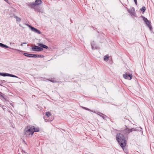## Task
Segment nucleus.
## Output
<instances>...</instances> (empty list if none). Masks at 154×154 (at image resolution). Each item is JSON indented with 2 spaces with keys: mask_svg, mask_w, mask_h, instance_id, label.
Returning <instances> with one entry per match:
<instances>
[{
  "mask_svg": "<svg viewBox=\"0 0 154 154\" xmlns=\"http://www.w3.org/2000/svg\"><path fill=\"white\" fill-rule=\"evenodd\" d=\"M2 43H0V47H1V46H2Z\"/></svg>",
  "mask_w": 154,
  "mask_h": 154,
  "instance_id": "obj_32",
  "label": "nucleus"
},
{
  "mask_svg": "<svg viewBox=\"0 0 154 154\" xmlns=\"http://www.w3.org/2000/svg\"><path fill=\"white\" fill-rule=\"evenodd\" d=\"M7 3H9V1L8 0H4Z\"/></svg>",
  "mask_w": 154,
  "mask_h": 154,
  "instance_id": "obj_31",
  "label": "nucleus"
},
{
  "mask_svg": "<svg viewBox=\"0 0 154 154\" xmlns=\"http://www.w3.org/2000/svg\"><path fill=\"white\" fill-rule=\"evenodd\" d=\"M1 73L0 72V75H1Z\"/></svg>",
  "mask_w": 154,
  "mask_h": 154,
  "instance_id": "obj_36",
  "label": "nucleus"
},
{
  "mask_svg": "<svg viewBox=\"0 0 154 154\" xmlns=\"http://www.w3.org/2000/svg\"><path fill=\"white\" fill-rule=\"evenodd\" d=\"M41 8L39 7H37L36 6H35V7L34 8V9H35V10L37 12H41Z\"/></svg>",
  "mask_w": 154,
  "mask_h": 154,
  "instance_id": "obj_11",
  "label": "nucleus"
},
{
  "mask_svg": "<svg viewBox=\"0 0 154 154\" xmlns=\"http://www.w3.org/2000/svg\"><path fill=\"white\" fill-rule=\"evenodd\" d=\"M27 26L31 29L32 30V27H32V26H31V25H29V24H27Z\"/></svg>",
  "mask_w": 154,
  "mask_h": 154,
  "instance_id": "obj_29",
  "label": "nucleus"
},
{
  "mask_svg": "<svg viewBox=\"0 0 154 154\" xmlns=\"http://www.w3.org/2000/svg\"><path fill=\"white\" fill-rule=\"evenodd\" d=\"M23 55L25 56L28 57H31L32 56V54H30L27 53H24L23 54Z\"/></svg>",
  "mask_w": 154,
  "mask_h": 154,
  "instance_id": "obj_19",
  "label": "nucleus"
},
{
  "mask_svg": "<svg viewBox=\"0 0 154 154\" xmlns=\"http://www.w3.org/2000/svg\"><path fill=\"white\" fill-rule=\"evenodd\" d=\"M91 46L92 49H95L96 48V47H95L94 48V46L95 45V44L94 41H93L91 43Z\"/></svg>",
  "mask_w": 154,
  "mask_h": 154,
  "instance_id": "obj_15",
  "label": "nucleus"
},
{
  "mask_svg": "<svg viewBox=\"0 0 154 154\" xmlns=\"http://www.w3.org/2000/svg\"><path fill=\"white\" fill-rule=\"evenodd\" d=\"M0 99L2 101H9L8 97L7 96L0 92Z\"/></svg>",
  "mask_w": 154,
  "mask_h": 154,
  "instance_id": "obj_5",
  "label": "nucleus"
},
{
  "mask_svg": "<svg viewBox=\"0 0 154 154\" xmlns=\"http://www.w3.org/2000/svg\"><path fill=\"white\" fill-rule=\"evenodd\" d=\"M34 126L29 125H28L24 130V132L26 135H32L34 133L33 129Z\"/></svg>",
  "mask_w": 154,
  "mask_h": 154,
  "instance_id": "obj_3",
  "label": "nucleus"
},
{
  "mask_svg": "<svg viewBox=\"0 0 154 154\" xmlns=\"http://www.w3.org/2000/svg\"><path fill=\"white\" fill-rule=\"evenodd\" d=\"M48 80L53 83H55L57 82L56 81L54 80L53 79Z\"/></svg>",
  "mask_w": 154,
  "mask_h": 154,
  "instance_id": "obj_26",
  "label": "nucleus"
},
{
  "mask_svg": "<svg viewBox=\"0 0 154 154\" xmlns=\"http://www.w3.org/2000/svg\"><path fill=\"white\" fill-rule=\"evenodd\" d=\"M6 73H1V75L3 76H5Z\"/></svg>",
  "mask_w": 154,
  "mask_h": 154,
  "instance_id": "obj_27",
  "label": "nucleus"
},
{
  "mask_svg": "<svg viewBox=\"0 0 154 154\" xmlns=\"http://www.w3.org/2000/svg\"><path fill=\"white\" fill-rule=\"evenodd\" d=\"M38 54H32V56H31V57L33 58H37Z\"/></svg>",
  "mask_w": 154,
  "mask_h": 154,
  "instance_id": "obj_22",
  "label": "nucleus"
},
{
  "mask_svg": "<svg viewBox=\"0 0 154 154\" xmlns=\"http://www.w3.org/2000/svg\"><path fill=\"white\" fill-rule=\"evenodd\" d=\"M37 57H44V56L42 55L38 54Z\"/></svg>",
  "mask_w": 154,
  "mask_h": 154,
  "instance_id": "obj_25",
  "label": "nucleus"
},
{
  "mask_svg": "<svg viewBox=\"0 0 154 154\" xmlns=\"http://www.w3.org/2000/svg\"><path fill=\"white\" fill-rule=\"evenodd\" d=\"M5 76H10V77H15V78H19L17 76L15 75H13L12 74L6 73Z\"/></svg>",
  "mask_w": 154,
  "mask_h": 154,
  "instance_id": "obj_12",
  "label": "nucleus"
},
{
  "mask_svg": "<svg viewBox=\"0 0 154 154\" xmlns=\"http://www.w3.org/2000/svg\"><path fill=\"white\" fill-rule=\"evenodd\" d=\"M28 5L30 7L34 9L35 6V3L33 2L32 3H29L28 4Z\"/></svg>",
  "mask_w": 154,
  "mask_h": 154,
  "instance_id": "obj_14",
  "label": "nucleus"
},
{
  "mask_svg": "<svg viewBox=\"0 0 154 154\" xmlns=\"http://www.w3.org/2000/svg\"><path fill=\"white\" fill-rule=\"evenodd\" d=\"M100 113L101 114V115H100V116L102 117L103 119H104V117L103 116L104 115L103 114L101 113Z\"/></svg>",
  "mask_w": 154,
  "mask_h": 154,
  "instance_id": "obj_28",
  "label": "nucleus"
},
{
  "mask_svg": "<svg viewBox=\"0 0 154 154\" xmlns=\"http://www.w3.org/2000/svg\"><path fill=\"white\" fill-rule=\"evenodd\" d=\"M35 4L36 6L38 5L41 4L42 2L41 0H35Z\"/></svg>",
  "mask_w": 154,
  "mask_h": 154,
  "instance_id": "obj_13",
  "label": "nucleus"
},
{
  "mask_svg": "<svg viewBox=\"0 0 154 154\" xmlns=\"http://www.w3.org/2000/svg\"><path fill=\"white\" fill-rule=\"evenodd\" d=\"M32 30L34 32L36 33H37L38 34H40L41 33V32L38 30L37 29L34 28V27H32Z\"/></svg>",
  "mask_w": 154,
  "mask_h": 154,
  "instance_id": "obj_8",
  "label": "nucleus"
},
{
  "mask_svg": "<svg viewBox=\"0 0 154 154\" xmlns=\"http://www.w3.org/2000/svg\"><path fill=\"white\" fill-rule=\"evenodd\" d=\"M134 2L135 4L136 5H137V0H134Z\"/></svg>",
  "mask_w": 154,
  "mask_h": 154,
  "instance_id": "obj_30",
  "label": "nucleus"
},
{
  "mask_svg": "<svg viewBox=\"0 0 154 154\" xmlns=\"http://www.w3.org/2000/svg\"><path fill=\"white\" fill-rule=\"evenodd\" d=\"M23 152L24 153H25V154H26L27 153L26 152H25L24 151H23L22 150Z\"/></svg>",
  "mask_w": 154,
  "mask_h": 154,
  "instance_id": "obj_35",
  "label": "nucleus"
},
{
  "mask_svg": "<svg viewBox=\"0 0 154 154\" xmlns=\"http://www.w3.org/2000/svg\"><path fill=\"white\" fill-rule=\"evenodd\" d=\"M135 10L134 8H132L131 9L128 10L129 13L132 15H134V14L135 12Z\"/></svg>",
  "mask_w": 154,
  "mask_h": 154,
  "instance_id": "obj_10",
  "label": "nucleus"
},
{
  "mask_svg": "<svg viewBox=\"0 0 154 154\" xmlns=\"http://www.w3.org/2000/svg\"><path fill=\"white\" fill-rule=\"evenodd\" d=\"M1 47L2 48H9L10 49H13V50H17L18 51H19L20 50H17L15 49H13V48H10V47H9L8 46H7V45H5V44H2V46H1Z\"/></svg>",
  "mask_w": 154,
  "mask_h": 154,
  "instance_id": "obj_9",
  "label": "nucleus"
},
{
  "mask_svg": "<svg viewBox=\"0 0 154 154\" xmlns=\"http://www.w3.org/2000/svg\"><path fill=\"white\" fill-rule=\"evenodd\" d=\"M116 140L120 146L122 148L124 147L126 143L124 135L122 133L117 134L116 135Z\"/></svg>",
  "mask_w": 154,
  "mask_h": 154,
  "instance_id": "obj_1",
  "label": "nucleus"
},
{
  "mask_svg": "<svg viewBox=\"0 0 154 154\" xmlns=\"http://www.w3.org/2000/svg\"><path fill=\"white\" fill-rule=\"evenodd\" d=\"M37 45L40 47L35 45L33 46L32 48V50L33 51H40L43 50V48L47 49L48 48L47 46L41 43H38Z\"/></svg>",
  "mask_w": 154,
  "mask_h": 154,
  "instance_id": "obj_2",
  "label": "nucleus"
},
{
  "mask_svg": "<svg viewBox=\"0 0 154 154\" xmlns=\"http://www.w3.org/2000/svg\"><path fill=\"white\" fill-rule=\"evenodd\" d=\"M146 10V8L145 6H143L142 8L140 9V10L143 13Z\"/></svg>",
  "mask_w": 154,
  "mask_h": 154,
  "instance_id": "obj_20",
  "label": "nucleus"
},
{
  "mask_svg": "<svg viewBox=\"0 0 154 154\" xmlns=\"http://www.w3.org/2000/svg\"><path fill=\"white\" fill-rule=\"evenodd\" d=\"M20 46H23V44L22 43L21 44Z\"/></svg>",
  "mask_w": 154,
  "mask_h": 154,
  "instance_id": "obj_33",
  "label": "nucleus"
},
{
  "mask_svg": "<svg viewBox=\"0 0 154 154\" xmlns=\"http://www.w3.org/2000/svg\"><path fill=\"white\" fill-rule=\"evenodd\" d=\"M123 77L126 79H128L130 80L132 78V74H127V73L124 74L123 75Z\"/></svg>",
  "mask_w": 154,
  "mask_h": 154,
  "instance_id": "obj_7",
  "label": "nucleus"
},
{
  "mask_svg": "<svg viewBox=\"0 0 154 154\" xmlns=\"http://www.w3.org/2000/svg\"><path fill=\"white\" fill-rule=\"evenodd\" d=\"M51 113L49 112H47L45 113V116L47 117H49L51 116Z\"/></svg>",
  "mask_w": 154,
  "mask_h": 154,
  "instance_id": "obj_21",
  "label": "nucleus"
},
{
  "mask_svg": "<svg viewBox=\"0 0 154 154\" xmlns=\"http://www.w3.org/2000/svg\"><path fill=\"white\" fill-rule=\"evenodd\" d=\"M92 27L93 28H94L93 26H92Z\"/></svg>",
  "mask_w": 154,
  "mask_h": 154,
  "instance_id": "obj_37",
  "label": "nucleus"
},
{
  "mask_svg": "<svg viewBox=\"0 0 154 154\" xmlns=\"http://www.w3.org/2000/svg\"><path fill=\"white\" fill-rule=\"evenodd\" d=\"M39 129L38 127L35 128V127H34V129H33L34 133V132H38L39 131Z\"/></svg>",
  "mask_w": 154,
  "mask_h": 154,
  "instance_id": "obj_18",
  "label": "nucleus"
},
{
  "mask_svg": "<svg viewBox=\"0 0 154 154\" xmlns=\"http://www.w3.org/2000/svg\"><path fill=\"white\" fill-rule=\"evenodd\" d=\"M14 18H15L16 19V20L18 22H19L21 21V19L20 18L18 17L16 15H14Z\"/></svg>",
  "mask_w": 154,
  "mask_h": 154,
  "instance_id": "obj_16",
  "label": "nucleus"
},
{
  "mask_svg": "<svg viewBox=\"0 0 154 154\" xmlns=\"http://www.w3.org/2000/svg\"><path fill=\"white\" fill-rule=\"evenodd\" d=\"M143 17V20L145 22L146 24L147 25V26L149 27L150 31L152 30V27L151 25V23L149 20H148L147 19L144 17L142 16Z\"/></svg>",
  "mask_w": 154,
  "mask_h": 154,
  "instance_id": "obj_4",
  "label": "nucleus"
},
{
  "mask_svg": "<svg viewBox=\"0 0 154 154\" xmlns=\"http://www.w3.org/2000/svg\"><path fill=\"white\" fill-rule=\"evenodd\" d=\"M135 129L134 128H132L131 129L126 128L122 131V133L125 134H128L131 132H132L133 131H135Z\"/></svg>",
  "mask_w": 154,
  "mask_h": 154,
  "instance_id": "obj_6",
  "label": "nucleus"
},
{
  "mask_svg": "<svg viewBox=\"0 0 154 154\" xmlns=\"http://www.w3.org/2000/svg\"><path fill=\"white\" fill-rule=\"evenodd\" d=\"M1 107H2V109L4 110L6 108V107L5 106L2 105H0Z\"/></svg>",
  "mask_w": 154,
  "mask_h": 154,
  "instance_id": "obj_24",
  "label": "nucleus"
},
{
  "mask_svg": "<svg viewBox=\"0 0 154 154\" xmlns=\"http://www.w3.org/2000/svg\"><path fill=\"white\" fill-rule=\"evenodd\" d=\"M23 44H26L27 43L26 42H24Z\"/></svg>",
  "mask_w": 154,
  "mask_h": 154,
  "instance_id": "obj_34",
  "label": "nucleus"
},
{
  "mask_svg": "<svg viewBox=\"0 0 154 154\" xmlns=\"http://www.w3.org/2000/svg\"><path fill=\"white\" fill-rule=\"evenodd\" d=\"M83 108L85 109V110H88L89 111H91V112H93L92 111H91V110L90 109L87 108H86V107H83Z\"/></svg>",
  "mask_w": 154,
  "mask_h": 154,
  "instance_id": "obj_23",
  "label": "nucleus"
},
{
  "mask_svg": "<svg viewBox=\"0 0 154 154\" xmlns=\"http://www.w3.org/2000/svg\"><path fill=\"white\" fill-rule=\"evenodd\" d=\"M109 56L108 55H106L104 57V60L105 61H107L109 59Z\"/></svg>",
  "mask_w": 154,
  "mask_h": 154,
  "instance_id": "obj_17",
  "label": "nucleus"
}]
</instances>
